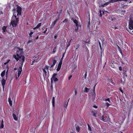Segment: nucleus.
<instances>
[{"label": "nucleus", "mask_w": 133, "mask_h": 133, "mask_svg": "<svg viewBox=\"0 0 133 133\" xmlns=\"http://www.w3.org/2000/svg\"><path fill=\"white\" fill-rule=\"evenodd\" d=\"M17 56L19 57V59H21L19 60L20 63L21 64L19 65V69H18V73L17 76L16 75V78L17 79L19 77L22 71V67L23 63L24 62L25 60V57L24 56H20L18 55L17 54Z\"/></svg>", "instance_id": "obj_1"}, {"label": "nucleus", "mask_w": 133, "mask_h": 133, "mask_svg": "<svg viewBox=\"0 0 133 133\" xmlns=\"http://www.w3.org/2000/svg\"><path fill=\"white\" fill-rule=\"evenodd\" d=\"M19 18H12V20L10 24V25H11L12 27L13 28L16 27L17 26L19 23Z\"/></svg>", "instance_id": "obj_2"}, {"label": "nucleus", "mask_w": 133, "mask_h": 133, "mask_svg": "<svg viewBox=\"0 0 133 133\" xmlns=\"http://www.w3.org/2000/svg\"><path fill=\"white\" fill-rule=\"evenodd\" d=\"M58 77V74L57 73H54L53 74L52 77L51 79V84L53 83V81L55 82L58 81V80L57 77Z\"/></svg>", "instance_id": "obj_3"}, {"label": "nucleus", "mask_w": 133, "mask_h": 133, "mask_svg": "<svg viewBox=\"0 0 133 133\" xmlns=\"http://www.w3.org/2000/svg\"><path fill=\"white\" fill-rule=\"evenodd\" d=\"M100 119L104 122H107L109 121V117L102 115L100 117Z\"/></svg>", "instance_id": "obj_4"}, {"label": "nucleus", "mask_w": 133, "mask_h": 133, "mask_svg": "<svg viewBox=\"0 0 133 133\" xmlns=\"http://www.w3.org/2000/svg\"><path fill=\"white\" fill-rule=\"evenodd\" d=\"M75 25L76 28L75 30V31L76 32L78 31V30H81V26L80 25L78 24V23L75 24Z\"/></svg>", "instance_id": "obj_5"}, {"label": "nucleus", "mask_w": 133, "mask_h": 133, "mask_svg": "<svg viewBox=\"0 0 133 133\" xmlns=\"http://www.w3.org/2000/svg\"><path fill=\"white\" fill-rule=\"evenodd\" d=\"M109 19L111 21H115L116 20V19L114 17V16L113 15H112L111 16H110L109 17Z\"/></svg>", "instance_id": "obj_6"}, {"label": "nucleus", "mask_w": 133, "mask_h": 133, "mask_svg": "<svg viewBox=\"0 0 133 133\" xmlns=\"http://www.w3.org/2000/svg\"><path fill=\"white\" fill-rule=\"evenodd\" d=\"M7 26H3L2 28V32L3 34H6L5 32H6L8 33V31L6 30Z\"/></svg>", "instance_id": "obj_7"}, {"label": "nucleus", "mask_w": 133, "mask_h": 133, "mask_svg": "<svg viewBox=\"0 0 133 133\" xmlns=\"http://www.w3.org/2000/svg\"><path fill=\"white\" fill-rule=\"evenodd\" d=\"M6 80V79H4L3 78L1 82L2 85L3 87V90H4V86L5 85Z\"/></svg>", "instance_id": "obj_8"}, {"label": "nucleus", "mask_w": 133, "mask_h": 133, "mask_svg": "<svg viewBox=\"0 0 133 133\" xmlns=\"http://www.w3.org/2000/svg\"><path fill=\"white\" fill-rule=\"evenodd\" d=\"M56 62L57 61L55 59L53 58L52 60V64H51V66H50V67L51 68L54 66Z\"/></svg>", "instance_id": "obj_9"}, {"label": "nucleus", "mask_w": 133, "mask_h": 133, "mask_svg": "<svg viewBox=\"0 0 133 133\" xmlns=\"http://www.w3.org/2000/svg\"><path fill=\"white\" fill-rule=\"evenodd\" d=\"M133 25V19L131 18H130L129 19V26H130Z\"/></svg>", "instance_id": "obj_10"}, {"label": "nucleus", "mask_w": 133, "mask_h": 133, "mask_svg": "<svg viewBox=\"0 0 133 133\" xmlns=\"http://www.w3.org/2000/svg\"><path fill=\"white\" fill-rule=\"evenodd\" d=\"M96 84L95 85L94 87V89L93 90V92L92 93V96L93 97H95V95H96V94L95 93V87H96Z\"/></svg>", "instance_id": "obj_11"}, {"label": "nucleus", "mask_w": 133, "mask_h": 133, "mask_svg": "<svg viewBox=\"0 0 133 133\" xmlns=\"http://www.w3.org/2000/svg\"><path fill=\"white\" fill-rule=\"evenodd\" d=\"M62 64V63H61V62H59L57 69V71H58L60 70L61 69Z\"/></svg>", "instance_id": "obj_12"}, {"label": "nucleus", "mask_w": 133, "mask_h": 133, "mask_svg": "<svg viewBox=\"0 0 133 133\" xmlns=\"http://www.w3.org/2000/svg\"><path fill=\"white\" fill-rule=\"evenodd\" d=\"M43 76L44 77H45L47 75V72L45 70V69H43Z\"/></svg>", "instance_id": "obj_13"}, {"label": "nucleus", "mask_w": 133, "mask_h": 133, "mask_svg": "<svg viewBox=\"0 0 133 133\" xmlns=\"http://www.w3.org/2000/svg\"><path fill=\"white\" fill-rule=\"evenodd\" d=\"M59 18L58 17L52 23V25L53 26H54L56 24L57 21L59 20Z\"/></svg>", "instance_id": "obj_14"}, {"label": "nucleus", "mask_w": 133, "mask_h": 133, "mask_svg": "<svg viewBox=\"0 0 133 133\" xmlns=\"http://www.w3.org/2000/svg\"><path fill=\"white\" fill-rule=\"evenodd\" d=\"M91 112L93 114V115L95 117L97 116V111H92Z\"/></svg>", "instance_id": "obj_15"}, {"label": "nucleus", "mask_w": 133, "mask_h": 133, "mask_svg": "<svg viewBox=\"0 0 133 133\" xmlns=\"http://www.w3.org/2000/svg\"><path fill=\"white\" fill-rule=\"evenodd\" d=\"M16 11L17 12L22 11V8L20 6L17 7Z\"/></svg>", "instance_id": "obj_16"}, {"label": "nucleus", "mask_w": 133, "mask_h": 133, "mask_svg": "<svg viewBox=\"0 0 133 133\" xmlns=\"http://www.w3.org/2000/svg\"><path fill=\"white\" fill-rule=\"evenodd\" d=\"M8 101L9 102V103L10 105L12 106V101L11 100V98H10L9 97L8 98Z\"/></svg>", "instance_id": "obj_17"}, {"label": "nucleus", "mask_w": 133, "mask_h": 133, "mask_svg": "<svg viewBox=\"0 0 133 133\" xmlns=\"http://www.w3.org/2000/svg\"><path fill=\"white\" fill-rule=\"evenodd\" d=\"M16 11H15L14 12L13 16L12 18H18L17 17V16H16Z\"/></svg>", "instance_id": "obj_18"}, {"label": "nucleus", "mask_w": 133, "mask_h": 133, "mask_svg": "<svg viewBox=\"0 0 133 133\" xmlns=\"http://www.w3.org/2000/svg\"><path fill=\"white\" fill-rule=\"evenodd\" d=\"M5 70L3 71L1 74V76L2 77H3L4 76H5Z\"/></svg>", "instance_id": "obj_19"}, {"label": "nucleus", "mask_w": 133, "mask_h": 133, "mask_svg": "<svg viewBox=\"0 0 133 133\" xmlns=\"http://www.w3.org/2000/svg\"><path fill=\"white\" fill-rule=\"evenodd\" d=\"M90 90V89L88 88L87 87H85L84 88V92H88Z\"/></svg>", "instance_id": "obj_20"}, {"label": "nucleus", "mask_w": 133, "mask_h": 133, "mask_svg": "<svg viewBox=\"0 0 133 133\" xmlns=\"http://www.w3.org/2000/svg\"><path fill=\"white\" fill-rule=\"evenodd\" d=\"M52 105L53 107H54L55 106V99L54 97H53L52 98Z\"/></svg>", "instance_id": "obj_21"}, {"label": "nucleus", "mask_w": 133, "mask_h": 133, "mask_svg": "<svg viewBox=\"0 0 133 133\" xmlns=\"http://www.w3.org/2000/svg\"><path fill=\"white\" fill-rule=\"evenodd\" d=\"M12 115L14 119L16 121H17L18 120V118L16 116V115H15L14 113H13Z\"/></svg>", "instance_id": "obj_22"}, {"label": "nucleus", "mask_w": 133, "mask_h": 133, "mask_svg": "<svg viewBox=\"0 0 133 133\" xmlns=\"http://www.w3.org/2000/svg\"><path fill=\"white\" fill-rule=\"evenodd\" d=\"M75 126L77 131L78 132H79L80 131V128L79 127L76 125H75Z\"/></svg>", "instance_id": "obj_23"}, {"label": "nucleus", "mask_w": 133, "mask_h": 133, "mask_svg": "<svg viewBox=\"0 0 133 133\" xmlns=\"http://www.w3.org/2000/svg\"><path fill=\"white\" fill-rule=\"evenodd\" d=\"M71 20L74 23L76 24L78 23V22L76 20L74 19L73 18H72L71 19Z\"/></svg>", "instance_id": "obj_24"}, {"label": "nucleus", "mask_w": 133, "mask_h": 133, "mask_svg": "<svg viewBox=\"0 0 133 133\" xmlns=\"http://www.w3.org/2000/svg\"><path fill=\"white\" fill-rule=\"evenodd\" d=\"M113 80L111 78L109 79H108V81H109V82H111L113 84L115 85V84L114 83V82H113Z\"/></svg>", "instance_id": "obj_25"}, {"label": "nucleus", "mask_w": 133, "mask_h": 133, "mask_svg": "<svg viewBox=\"0 0 133 133\" xmlns=\"http://www.w3.org/2000/svg\"><path fill=\"white\" fill-rule=\"evenodd\" d=\"M119 0H109V3H113L114 2H116L117 1H118Z\"/></svg>", "instance_id": "obj_26"}, {"label": "nucleus", "mask_w": 133, "mask_h": 133, "mask_svg": "<svg viewBox=\"0 0 133 133\" xmlns=\"http://www.w3.org/2000/svg\"><path fill=\"white\" fill-rule=\"evenodd\" d=\"M3 120H2L1 121V125L0 127V128L1 129L2 128H3L4 127V125L3 124Z\"/></svg>", "instance_id": "obj_27"}, {"label": "nucleus", "mask_w": 133, "mask_h": 133, "mask_svg": "<svg viewBox=\"0 0 133 133\" xmlns=\"http://www.w3.org/2000/svg\"><path fill=\"white\" fill-rule=\"evenodd\" d=\"M42 29L43 30H45V31H44L43 32V33L44 34H45L46 33V32L47 31V28H42Z\"/></svg>", "instance_id": "obj_28"}, {"label": "nucleus", "mask_w": 133, "mask_h": 133, "mask_svg": "<svg viewBox=\"0 0 133 133\" xmlns=\"http://www.w3.org/2000/svg\"><path fill=\"white\" fill-rule=\"evenodd\" d=\"M69 101V100H68V102H67V101L65 102L64 103L65 104V105L64 106V107L65 108H66L68 104V102Z\"/></svg>", "instance_id": "obj_29"}, {"label": "nucleus", "mask_w": 133, "mask_h": 133, "mask_svg": "<svg viewBox=\"0 0 133 133\" xmlns=\"http://www.w3.org/2000/svg\"><path fill=\"white\" fill-rule=\"evenodd\" d=\"M18 112V111L14 110L13 113H14V114L16 115H17Z\"/></svg>", "instance_id": "obj_30"}, {"label": "nucleus", "mask_w": 133, "mask_h": 133, "mask_svg": "<svg viewBox=\"0 0 133 133\" xmlns=\"http://www.w3.org/2000/svg\"><path fill=\"white\" fill-rule=\"evenodd\" d=\"M110 105V104L108 103H107L104 104V105L106 106L107 108L109 107Z\"/></svg>", "instance_id": "obj_31"}, {"label": "nucleus", "mask_w": 133, "mask_h": 133, "mask_svg": "<svg viewBox=\"0 0 133 133\" xmlns=\"http://www.w3.org/2000/svg\"><path fill=\"white\" fill-rule=\"evenodd\" d=\"M17 56L18 57V58L15 55L14 56V58L16 60V61H18V60H19V57L18 56Z\"/></svg>", "instance_id": "obj_32"}, {"label": "nucleus", "mask_w": 133, "mask_h": 133, "mask_svg": "<svg viewBox=\"0 0 133 133\" xmlns=\"http://www.w3.org/2000/svg\"><path fill=\"white\" fill-rule=\"evenodd\" d=\"M42 23H39L37 25L36 28L38 29L39 28L41 25Z\"/></svg>", "instance_id": "obj_33"}, {"label": "nucleus", "mask_w": 133, "mask_h": 133, "mask_svg": "<svg viewBox=\"0 0 133 133\" xmlns=\"http://www.w3.org/2000/svg\"><path fill=\"white\" fill-rule=\"evenodd\" d=\"M50 66H49L48 65H46L45 67H44L43 69H45V70L46 69L47 70H48Z\"/></svg>", "instance_id": "obj_34"}, {"label": "nucleus", "mask_w": 133, "mask_h": 133, "mask_svg": "<svg viewBox=\"0 0 133 133\" xmlns=\"http://www.w3.org/2000/svg\"><path fill=\"white\" fill-rule=\"evenodd\" d=\"M117 46H118V50L120 51V53L122 55L123 54V53L121 51V48L118 45H117Z\"/></svg>", "instance_id": "obj_35"}, {"label": "nucleus", "mask_w": 133, "mask_h": 133, "mask_svg": "<svg viewBox=\"0 0 133 133\" xmlns=\"http://www.w3.org/2000/svg\"><path fill=\"white\" fill-rule=\"evenodd\" d=\"M33 34V32H31L29 33V37H32V35Z\"/></svg>", "instance_id": "obj_36"}, {"label": "nucleus", "mask_w": 133, "mask_h": 133, "mask_svg": "<svg viewBox=\"0 0 133 133\" xmlns=\"http://www.w3.org/2000/svg\"><path fill=\"white\" fill-rule=\"evenodd\" d=\"M100 39L101 40L102 42H103L105 40V38L103 37H102L101 38H100Z\"/></svg>", "instance_id": "obj_37"}, {"label": "nucleus", "mask_w": 133, "mask_h": 133, "mask_svg": "<svg viewBox=\"0 0 133 133\" xmlns=\"http://www.w3.org/2000/svg\"><path fill=\"white\" fill-rule=\"evenodd\" d=\"M56 49V47L55 46V47L54 49L53 50V51L52 52V53L53 54H54L56 52V51H55V49Z\"/></svg>", "instance_id": "obj_38"}, {"label": "nucleus", "mask_w": 133, "mask_h": 133, "mask_svg": "<svg viewBox=\"0 0 133 133\" xmlns=\"http://www.w3.org/2000/svg\"><path fill=\"white\" fill-rule=\"evenodd\" d=\"M85 73L84 76V78L85 79L87 77V71H85Z\"/></svg>", "instance_id": "obj_39"}, {"label": "nucleus", "mask_w": 133, "mask_h": 133, "mask_svg": "<svg viewBox=\"0 0 133 133\" xmlns=\"http://www.w3.org/2000/svg\"><path fill=\"white\" fill-rule=\"evenodd\" d=\"M39 61L38 59H35L33 61H32V63H34L35 62H37Z\"/></svg>", "instance_id": "obj_40"}, {"label": "nucleus", "mask_w": 133, "mask_h": 133, "mask_svg": "<svg viewBox=\"0 0 133 133\" xmlns=\"http://www.w3.org/2000/svg\"><path fill=\"white\" fill-rule=\"evenodd\" d=\"M68 19L66 18L64 20H63V23H65V22H68Z\"/></svg>", "instance_id": "obj_41"}, {"label": "nucleus", "mask_w": 133, "mask_h": 133, "mask_svg": "<svg viewBox=\"0 0 133 133\" xmlns=\"http://www.w3.org/2000/svg\"><path fill=\"white\" fill-rule=\"evenodd\" d=\"M21 14V12H17V16H20Z\"/></svg>", "instance_id": "obj_42"}, {"label": "nucleus", "mask_w": 133, "mask_h": 133, "mask_svg": "<svg viewBox=\"0 0 133 133\" xmlns=\"http://www.w3.org/2000/svg\"><path fill=\"white\" fill-rule=\"evenodd\" d=\"M109 3V1L108 2L105 3L104 4L105 6H107V5H108L109 4V3Z\"/></svg>", "instance_id": "obj_43"}, {"label": "nucleus", "mask_w": 133, "mask_h": 133, "mask_svg": "<svg viewBox=\"0 0 133 133\" xmlns=\"http://www.w3.org/2000/svg\"><path fill=\"white\" fill-rule=\"evenodd\" d=\"M88 129L90 131H91V127H90V125L89 124H88Z\"/></svg>", "instance_id": "obj_44"}, {"label": "nucleus", "mask_w": 133, "mask_h": 133, "mask_svg": "<svg viewBox=\"0 0 133 133\" xmlns=\"http://www.w3.org/2000/svg\"><path fill=\"white\" fill-rule=\"evenodd\" d=\"M7 68L8 69L6 72V74H8V69H9V66H8H8H7Z\"/></svg>", "instance_id": "obj_45"}, {"label": "nucleus", "mask_w": 133, "mask_h": 133, "mask_svg": "<svg viewBox=\"0 0 133 133\" xmlns=\"http://www.w3.org/2000/svg\"><path fill=\"white\" fill-rule=\"evenodd\" d=\"M110 99L109 98H107L105 99V101H110Z\"/></svg>", "instance_id": "obj_46"}, {"label": "nucleus", "mask_w": 133, "mask_h": 133, "mask_svg": "<svg viewBox=\"0 0 133 133\" xmlns=\"http://www.w3.org/2000/svg\"><path fill=\"white\" fill-rule=\"evenodd\" d=\"M119 69L120 71H121L122 70V68L121 66H119Z\"/></svg>", "instance_id": "obj_47"}, {"label": "nucleus", "mask_w": 133, "mask_h": 133, "mask_svg": "<svg viewBox=\"0 0 133 133\" xmlns=\"http://www.w3.org/2000/svg\"><path fill=\"white\" fill-rule=\"evenodd\" d=\"M119 90L120 91L122 92V93H123V90H122V89L121 88H119Z\"/></svg>", "instance_id": "obj_48"}, {"label": "nucleus", "mask_w": 133, "mask_h": 133, "mask_svg": "<svg viewBox=\"0 0 133 133\" xmlns=\"http://www.w3.org/2000/svg\"><path fill=\"white\" fill-rule=\"evenodd\" d=\"M99 45L100 48L101 49H102V47H101V43L100 42H99Z\"/></svg>", "instance_id": "obj_49"}, {"label": "nucleus", "mask_w": 133, "mask_h": 133, "mask_svg": "<svg viewBox=\"0 0 133 133\" xmlns=\"http://www.w3.org/2000/svg\"><path fill=\"white\" fill-rule=\"evenodd\" d=\"M131 29H133V25L129 27Z\"/></svg>", "instance_id": "obj_50"}, {"label": "nucleus", "mask_w": 133, "mask_h": 133, "mask_svg": "<svg viewBox=\"0 0 133 133\" xmlns=\"http://www.w3.org/2000/svg\"><path fill=\"white\" fill-rule=\"evenodd\" d=\"M70 41L68 43V44H67V47H68L69 46V45H70Z\"/></svg>", "instance_id": "obj_51"}, {"label": "nucleus", "mask_w": 133, "mask_h": 133, "mask_svg": "<svg viewBox=\"0 0 133 133\" xmlns=\"http://www.w3.org/2000/svg\"><path fill=\"white\" fill-rule=\"evenodd\" d=\"M63 58H62V57L59 62H61V63H62Z\"/></svg>", "instance_id": "obj_52"}, {"label": "nucleus", "mask_w": 133, "mask_h": 133, "mask_svg": "<svg viewBox=\"0 0 133 133\" xmlns=\"http://www.w3.org/2000/svg\"><path fill=\"white\" fill-rule=\"evenodd\" d=\"M90 21H89V22L87 24V26L88 27L89 26V25H90Z\"/></svg>", "instance_id": "obj_53"}, {"label": "nucleus", "mask_w": 133, "mask_h": 133, "mask_svg": "<svg viewBox=\"0 0 133 133\" xmlns=\"http://www.w3.org/2000/svg\"><path fill=\"white\" fill-rule=\"evenodd\" d=\"M72 77V76H70L68 78V80H70V78H71Z\"/></svg>", "instance_id": "obj_54"}, {"label": "nucleus", "mask_w": 133, "mask_h": 133, "mask_svg": "<svg viewBox=\"0 0 133 133\" xmlns=\"http://www.w3.org/2000/svg\"><path fill=\"white\" fill-rule=\"evenodd\" d=\"M38 38V36H37L34 39V40H36Z\"/></svg>", "instance_id": "obj_55"}, {"label": "nucleus", "mask_w": 133, "mask_h": 133, "mask_svg": "<svg viewBox=\"0 0 133 133\" xmlns=\"http://www.w3.org/2000/svg\"><path fill=\"white\" fill-rule=\"evenodd\" d=\"M75 95L77 94V91L76 90H75Z\"/></svg>", "instance_id": "obj_56"}, {"label": "nucleus", "mask_w": 133, "mask_h": 133, "mask_svg": "<svg viewBox=\"0 0 133 133\" xmlns=\"http://www.w3.org/2000/svg\"><path fill=\"white\" fill-rule=\"evenodd\" d=\"M111 66L113 68H116V67L114 65H111Z\"/></svg>", "instance_id": "obj_57"}, {"label": "nucleus", "mask_w": 133, "mask_h": 133, "mask_svg": "<svg viewBox=\"0 0 133 133\" xmlns=\"http://www.w3.org/2000/svg\"><path fill=\"white\" fill-rule=\"evenodd\" d=\"M57 35H55L54 36V38L55 39H56L57 38Z\"/></svg>", "instance_id": "obj_58"}, {"label": "nucleus", "mask_w": 133, "mask_h": 133, "mask_svg": "<svg viewBox=\"0 0 133 133\" xmlns=\"http://www.w3.org/2000/svg\"><path fill=\"white\" fill-rule=\"evenodd\" d=\"M3 14V12L2 11H0V15H2Z\"/></svg>", "instance_id": "obj_59"}, {"label": "nucleus", "mask_w": 133, "mask_h": 133, "mask_svg": "<svg viewBox=\"0 0 133 133\" xmlns=\"http://www.w3.org/2000/svg\"><path fill=\"white\" fill-rule=\"evenodd\" d=\"M93 107L95 108H97V107L95 105H94Z\"/></svg>", "instance_id": "obj_60"}, {"label": "nucleus", "mask_w": 133, "mask_h": 133, "mask_svg": "<svg viewBox=\"0 0 133 133\" xmlns=\"http://www.w3.org/2000/svg\"><path fill=\"white\" fill-rule=\"evenodd\" d=\"M31 42V40H29L28 41L27 43H29Z\"/></svg>", "instance_id": "obj_61"}, {"label": "nucleus", "mask_w": 133, "mask_h": 133, "mask_svg": "<svg viewBox=\"0 0 133 133\" xmlns=\"http://www.w3.org/2000/svg\"><path fill=\"white\" fill-rule=\"evenodd\" d=\"M85 42L86 43H88L89 44H90V40H89L88 42Z\"/></svg>", "instance_id": "obj_62"}, {"label": "nucleus", "mask_w": 133, "mask_h": 133, "mask_svg": "<svg viewBox=\"0 0 133 133\" xmlns=\"http://www.w3.org/2000/svg\"><path fill=\"white\" fill-rule=\"evenodd\" d=\"M10 59H8V60L7 62H6L7 63H8L10 61Z\"/></svg>", "instance_id": "obj_63"}, {"label": "nucleus", "mask_w": 133, "mask_h": 133, "mask_svg": "<svg viewBox=\"0 0 133 133\" xmlns=\"http://www.w3.org/2000/svg\"><path fill=\"white\" fill-rule=\"evenodd\" d=\"M10 59H8V60L7 62H6L7 63H8L10 61Z\"/></svg>", "instance_id": "obj_64"}]
</instances>
